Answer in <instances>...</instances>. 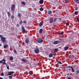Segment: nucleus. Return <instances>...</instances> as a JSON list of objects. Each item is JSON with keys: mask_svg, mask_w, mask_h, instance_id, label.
I'll return each mask as SVG.
<instances>
[{"mask_svg": "<svg viewBox=\"0 0 79 79\" xmlns=\"http://www.w3.org/2000/svg\"><path fill=\"white\" fill-rule=\"evenodd\" d=\"M37 42L38 43H39V44H42L44 42V40L38 38L37 40Z\"/></svg>", "mask_w": 79, "mask_h": 79, "instance_id": "obj_1", "label": "nucleus"}, {"mask_svg": "<svg viewBox=\"0 0 79 79\" xmlns=\"http://www.w3.org/2000/svg\"><path fill=\"white\" fill-rule=\"evenodd\" d=\"M35 53H39L40 52V50L38 48H35L34 50Z\"/></svg>", "mask_w": 79, "mask_h": 79, "instance_id": "obj_2", "label": "nucleus"}, {"mask_svg": "<svg viewBox=\"0 0 79 79\" xmlns=\"http://www.w3.org/2000/svg\"><path fill=\"white\" fill-rule=\"evenodd\" d=\"M5 39H6V38L4 37H1V40L3 43H5V42H6Z\"/></svg>", "mask_w": 79, "mask_h": 79, "instance_id": "obj_3", "label": "nucleus"}, {"mask_svg": "<svg viewBox=\"0 0 79 79\" xmlns=\"http://www.w3.org/2000/svg\"><path fill=\"white\" fill-rule=\"evenodd\" d=\"M2 61V64H6L5 61H6V60L5 59H3L2 60H1Z\"/></svg>", "mask_w": 79, "mask_h": 79, "instance_id": "obj_4", "label": "nucleus"}, {"mask_svg": "<svg viewBox=\"0 0 79 79\" xmlns=\"http://www.w3.org/2000/svg\"><path fill=\"white\" fill-rule=\"evenodd\" d=\"M15 72L13 71H10L8 73V74H7V76H10V75H11L12 74H13Z\"/></svg>", "mask_w": 79, "mask_h": 79, "instance_id": "obj_5", "label": "nucleus"}, {"mask_svg": "<svg viewBox=\"0 0 79 79\" xmlns=\"http://www.w3.org/2000/svg\"><path fill=\"white\" fill-rule=\"evenodd\" d=\"M15 9V4H12L11 6V11H13Z\"/></svg>", "mask_w": 79, "mask_h": 79, "instance_id": "obj_6", "label": "nucleus"}, {"mask_svg": "<svg viewBox=\"0 0 79 79\" xmlns=\"http://www.w3.org/2000/svg\"><path fill=\"white\" fill-rule=\"evenodd\" d=\"M59 41L58 40H57V41H55L53 43V44L54 45H56V44H59Z\"/></svg>", "mask_w": 79, "mask_h": 79, "instance_id": "obj_7", "label": "nucleus"}, {"mask_svg": "<svg viewBox=\"0 0 79 79\" xmlns=\"http://www.w3.org/2000/svg\"><path fill=\"white\" fill-rule=\"evenodd\" d=\"M25 41L26 44H28V43L29 42V40H28L27 38H26L25 40Z\"/></svg>", "mask_w": 79, "mask_h": 79, "instance_id": "obj_8", "label": "nucleus"}, {"mask_svg": "<svg viewBox=\"0 0 79 79\" xmlns=\"http://www.w3.org/2000/svg\"><path fill=\"white\" fill-rule=\"evenodd\" d=\"M50 20L49 21V22L50 23H53V19L52 18H50Z\"/></svg>", "mask_w": 79, "mask_h": 79, "instance_id": "obj_9", "label": "nucleus"}, {"mask_svg": "<svg viewBox=\"0 0 79 79\" xmlns=\"http://www.w3.org/2000/svg\"><path fill=\"white\" fill-rule=\"evenodd\" d=\"M7 13L8 15V16L9 17V18H10V15H11V13L9 11H7Z\"/></svg>", "mask_w": 79, "mask_h": 79, "instance_id": "obj_10", "label": "nucleus"}, {"mask_svg": "<svg viewBox=\"0 0 79 79\" xmlns=\"http://www.w3.org/2000/svg\"><path fill=\"white\" fill-rule=\"evenodd\" d=\"M21 28H22V30L23 31H25V28H24V27L23 26H22L21 27Z\"/></svg>", "mask_w": 79, "mask_h": 79, "instance_id": "obj_11", "label": "nucleus"}, {"mask_svg": "<svg viewBox=\"0 0 79 79\" xmlns=\"http://www.w3.org/2000/svg\"><path fill=\"white\" fill-rule=\"evenodd\" d=\"M39 3L40 4H43L44 1H43V0H40L39 1Z\"/></svg>", "mask_w": 79, "mask_h": 79, "instance_id": "obj_12", "label": "nucleus"}, {"mask_svg": "<svg viewBox=\"0 0 79 79\" xmlns=\"http://www.w3.org/2000/svg\"><path fill=\"white\" fill-rule=\"evenodd\" d=\"M8 45L7 44L6 45H4V48L5 49H6V48H7V47H8Z\"/></svg>", "mask_w": 79, "mask_h": 79, "instance_id": "obj_13", "label": "nucleus"}, {"mask_svg": "<svg viewBox=\"0 0 79 79\" xmlns=\"http://www.w3.org/2000/svg\"><path fill=\"white\" fill-rule=\"evenodd\" d=\"M53 54L52 53H50L49 55V57H50V58H51V57H52V56H53Z\"/></svg>", "mask_w": 79, "mask_h": 79, "instance_id": "obj_14", "label": "nucleus"}, {"mask_svg": "<svg viewBox=\"0 0 79 79\" xmlns=\"http://www.w3.org/2000/svg\"><path fill=\"white\" fill-rule=\"evenodd\" d=\"M42 25H43V22H41L40 23L39 26L40 27H42Z\"/></svg>", "mask_w": 79, "mask_h": 79, "instance_id": "obj_15", "label": "nucleus"}, {"mask_svg": "<svg viewBox=\"0 0 79 79\" xmlns=\"http://www.w3.org/2000/svg\"><path fill=\"white\" fill-rule=\"evenodd\" d=\"M65 50H68V49H69V47L67 46V47H65L64 48Z\"/></svg>", "mask_w": 79, "mask_h": 79, "instance_id": "obj_16", "label": "nucleus"}, {"mask_svg": "<svg viewBox=\"0 0 79 79\" xmlns=\"http://www.w3.org/2000/svg\"><path fill=\"white\" fill-rule=\"evenodd\" d=\"M42 31H43V29H40V34H42Z\"/></svg>", "mask_w": 79, "mask_h": 79, "instance_id": "obj_17", "label": "nucleus"}, {"mask_svg": "<svg viewBox=\"0 0 79 79\" xmlns=\"http://www.w3.org/2000/svg\"><path fill=\"white\" fill-rule=\"evenodd\" d=\"M22 61H23V62H27V60H26L24 59H22Z\"/></svg>", "mask_w": 79, "mask_h": 79, "instance_id": "obj_18", "label": "nucleus"}, {"mask_svg": "<svg viewBox=\"0 0 79 79\" xmlns=\"http://www.w3.org/2000/svg\"><path fill=\"white\" fill-rule=\"evenodd\" d=\"M48 13L49 15H51V14L52 13V11L51 10H49L48 11Z\"/></svg>", "mask_w": 79, "mask_h": 79, "instance_id": "obj_19", "label": "nucleus"}, {"mask_svg": "<svg viewBox=\"0 0 79 79\" xmlns=\"http://www.w3.org/2000/svg\"><path fill=\"white\" fill-rule=\"evenodd\" d=\"M29 74H30V75H32V74H33V72H32L31 71H30L29 72Z\"/></svg>", "mask_w": 79, "mask_h": 79, "instance_id": "obj_20", "label": "nucleus"}, {"mask_svg": "<svg viewBox=\"0 0 79 79\" xmlns=\"http://www.w3.org/2000/svg\"><path fill=\"white\" fill-rule=\"evenodd\" d=\"M13 51L14 52V53H15V54H16V53H17V51H16V50H13Z\"/></svg>", "mask_w": 79, "mask_h": 79, "instance_id": "obj_21", "label": "nucleus"}, {"mask_svg": "<svg viewBox=\"0 0 79 79\" xmlns=\"http://www.w3.org/2000/svg\"><path fill=\"white\" fill-rule=\"evenodd\" d=\"M54 51L56 52H57L58 51V48H56L54 49Z\"/></svg>", "mask_w": 79, "mask_h": 79, "instance_id": "obj_22", "label": "nucleus"}, {"mask_svg": "<svg viewBox=\"0 0 79 79\" xmlns=\"http://www.w3.org/2000/svg\"><path fill=\"white\" fill-rule=\"evenodd\" d=\"M10 60L11 61V60H13V57L12 56H11L10 57Z\"/></svg>", "mask_w": 79, "mask_h": 79, "instance_id": "obj_23", "label": "nucleus"}, {"mask_svg": "<svg viewBox=\"0 0 79 79\" xmlns=\"http://www.w3.org/2000/svg\"><path fill=\"white\" fill-rule=\"evenodd\" d=\"M71 69L72 72H73V73H74V69L73 67H72Z\"/></svg>", "mask_w": 79, "mask_h": 79, "instance_id": "obj_24", "label": "nucleus"}, {"mask_svg": "<svg viewBox=\"0 0 79 79\" xmlns=\"http://www.w3.org/2000/svg\"><path fill=\"white\" fill-rule=\"evenodd\" d=\"M75 2H76V3H79V1H78V0H74Z\"/></svg>", "mask_w": 79, "mask_h": 79, "instance_id": "obj_25", "label": "nucleus"}, {"mask_svg": "<svg viewBox=\"0 0 79 79\" xmlns=\"http://www.w3.org/2000/svg\"><path fill=\"white\" fill-rule=\"evenodd\" d=\"M21 3L22 5H26V3H25V2H22Z\"/></svg>", "mask_w": 79, "mask_h": 79, "instance_id": "obj_26", "label": "nucleus"}, {"mask_svg": "<svg viewBox=\"0 0 79 79\" xmlns=\"http://www.w3.org/2000/svg\"><path fill=\"white\" fill-rule=\"evenodd\" d=\"M6 66L7 67V69H8V70H9V69H10V68H9V66H8V65H7V64H6Z\"/></svg>", "mask_w": 79, "mask_h": 79, "instance_id": "obj_27", "label": "nucleus"}, {"mask_svg": "<svg viewBox=\"0 0 79 79\" xmlns=\"http://www.w3.org/2000/svg\"><path fill=\"white\" fill-rule=\"evenodd\" d=\"M74 14L75 15H78V12H77V11H75L74 13Z\"/></svg>", "mask_w": 79, "mask_h": 79, "instance_id": "obj_28", "label": "nucleus"}, {"mask_svg": "<svg viewBox=\"0 0 79 79\" xmlns=\"http://www.w3.org/2000/svg\"><path fill=\"white\" fill-rule=\"evenodd\" d=\"M40 11H42L44 10V9L43 8H41L40 9Z\"/></svg>", "mask_w": 79, "mask_h": 79, "instance_id": "obj_29", "label": "nucleus"}, {"mask_svg": "<svg viewBox=\"0 0 79 79\" xmlns=\"http://www.w3.org/2000/svg\"><path fill=\"white\" fill-rule=\"evenodd\" d=\"M18 16L19 17H21V14L19 13L18 15Z\"/></svg>", "mask_w": 79, "mask_h": 79, "instance_id": "obj_30", "label": "nucleus"}, {"mask_svg": "<svg viewBox=\"0 0 79 79\" xmlns=\"http://www.w3.org/2000/svg\"><path fill=\"white\" fill-rule=\"evenodd\" d=\"M11 19H14V18H15V16H11Z\"/></svg>", "mask_w": 79, "mask_h": 79, "instance_id": "obj_31", "label": "nucleus"}, {"mask_svg": "<svg viewBox=\"0 0 79 79\" xmlns=\"http://www.w3.org/2000/svg\"><path fill=\"white\" fill-rule=\"evenodd\" d=\"M64 33V32H63V31L59 32V34H63Z\"/></svg>", "mask_w": 79, "mask_h": 79, "instance_id": "obj_32", "label": "nucleus"}, {"mask_svg": "<svg viewBox=\"0 0 79 79\" xmlns=\"http://www.w3.org/2000/svg\"><path fill=\"white\" fill-rule=\"evenodd\" d=\"M23 23H24V24H26V23H27V22L26 20H24Z\"/></svg>", "mask_w": 79, "mask_h": 79, "instance_id": "obj_33", "label": "nucleus"}, {"mask_svg": "<svg viewBox=\"0 0 79 79\" xmlns=\"http://www.w3.org/2000/svg\"><path fill=\"white\" fill-rule=\"evenodd\" d=\"M20 24H23V22H22V21H21L19 22Z\"/></svg>", "mask_w": 79, "mask_h": 79, "instance_id": "obj_34", "label": "nucleus"}, {"mask_svg": "<svg viewBox=\"0 0 79 79\" xmlns=\"http://www.w3.org/2000/svg\"><path fill=\"white\" fill-rule=\"evenodd\" d=\"M57 63H59L60 64H62V63H61V61H58L57 62Z\"/></svg>", "mask_w": 79, "mask_h": 79, "instance_id": "obj_35", "label": "nucleus"}, {"mask_svg": "<svg viewBox=\"0 0 79 79\" xmlns=\"http://www.w3.org/2000/svg\"><path fill=\"white\" fill-rule=\"evenodd\" d=\"M67 68H71V69L73 68V67L71 66H69L67 67Z\"/></svg>", "mask_w": 79, "mask_h": 79, "instance_id": "obj_36", "label": "nucleus"}, {"mask_svg": "<svg viewBox=\"0 0 79 79\" xmlns=\"http://www.w3.org/2000/svg\"><path fill=\"white\" fill-rule=\"evenodd\" d=\"M9 78H10V79L13 78V77H11V76H9Z\"/></svg>", "mask_w": 79, "mask_h": 79, "instance_id": "obj_37", "label": "nucleus"}, {"mask_svg": "<svg viewBox=\"0 0 79 79\" xmlns=\"http://www.w3.org/2000/svg\"><path fill=\"white\" fill-rule=\"evenodd\" d=\"M66 25L67 26H69V24L68 23H66Z\"/></svg>", "mask_w": 79, "mask_h": 79, "instance_id": "obj_38", "label": "nucleus"}, {"mask_svg": "<svg viewBox=\"0 0 79 79\" xmlns=\"http://www.w3.org/2000/svg\"><path fill=\"white\" fill-rule=\"evenodd\" d=\"M56 19H55L54 20L53 22H56Z\"/></svg>", "mask_w": 79, "mask_h": 79, "instance_id": "obj_39", "label": "nucleus"}, {"mask_svg": "<svg viewBox=\"0 0 79 79\" xmlns=\"http://www.w3.org/2000/svg\"><path fill=\"white\" fill-rule=\"evenodd\" d=\"M52 2H53V3H55V0H52Z\"/></svg>", "mask_w": 79, "mask_h": 79, "instance_id": "obj_40", "label": "nucleus"}, {"mask_svg": "<svg viewBox=\"0 0 79 79\" xmlns=\"http://www.w3.org/2000/svg\"><path fill=\"white\" fill-rule=\"evenodd\" d=\"M77 20L78 21H79V18H77Z\"/></svg>", "mask_w": 79, "mask_h": 79, "instance_id": "obj_41", "label": "nucleus"}, {"mask_svg": "<svg viewBox=\"0 0 79 79\" xmlns=\"http://www.w3.org/2000/svg\"><path fill=\"white\" fill-rule=\"evenodd\" d=\"M53 55H54V56H56V54L55 53H54L53 54Z\"/></svg>", "mask_w": 79, "mask_h": 79, "instance_id": "obj_42", "label": "nucleus"}, {"mask_svg": "<svg viewBox=\"0 0 79 79\" xmlns=\"http://www.w3.org/2000/svg\"><path fill=\"white\" fill-rule=\"evenodd\" d=\"M1 75L2 76H4V74L3 73H1Z\"/></svg>", "mask_w": 79, "mask_h": 79, "instance_id": "obj_43", "label": "nucleus"}, {"mask_svg": "<svg viewBox=\"0 0 79 79\" xmlns=\"http://www.w3.org/2000/svg\"><path fill=\"white\" fill-rule=\"evenodd\" d=\"M59 40H60V41H61V40H62V39L61 38H60L59 39Z\"/></svg>", "mask_w": 79, "mask_h": 79, "instance_id": "obj_44", "label": "nucleus"}, {"mask_svg": "<svg viewBox=\"0 0 79 79\" xmlns=\"http://www.w3.org/2000/svg\"><path fill=\"white\" fill-rule=\"evenodd\" d=\"M77 73H79V70H77L76 71Z\"/></svg>", "mask_w": 79, "mask_h": 79, "instance_id": "obj_45", "label": "nucleus"}, {"mask_svg": "<svg viewBox=\"0 0 79 79\" xmlns=\"http://www.w3.org/2000/svg\"><path fill=\"white\" fill-rule=\"evenodd\" d=\"M68 79H71V78L70 77H68Z\"/></svg>", "mask_w": 79, "mask_h": 79, "instance_id": "obj_46", "label": "nucleus"}, {"mask_svg": "<svg viewBox=\"0 0 79 79\" xmlns=\"http://www.w3.org/2000/svg\"><path fill=\"white\" fill-rule=\"evenodd\" d=\"M2 37H3V35H0V37L2 38Z\"/></svg>", "mask_w": 79, "mask_h": 79, "instance_id": "obj_47", "label": "nucleus"}, {"mask_svg": "<svg viewBox=\"0 0 79 79\" xmlns=\"http://www.w3.org/2000/svg\"><path fill=\"white\" fill-rule=\"evenodd\" d=\"M16 26L17 27H18V26H19V24H17L16 25Z\"/></svg>", "mask_w": 79, "mask_h": 79, "instance_id": "obj_48", "label": "nucleus"}, {"mask_svg": "<svg viewBox=\"0 0 79 79\" xmlns=\"http://www.w3.org/2000/svg\"><path fill=\"white\" fill-rule=\"evenodd\" d=\"M71 58V55L69 56V58Z\"/></svg>", "mask_w": 79, "mask_h": 79, "instance_id": "obj_49", "label": "nucleus"}, {"mask_svg": "<svg viewBox=\"0 0 79 79\" xmlns=\"http://www.w3.org/2000/svg\"><path fill=\"white\" fill-rule=\"evenodd\" d=\"M0 63H2V60L0 61Z\"/></svg>", "mask_w": 79, "mask_h": 79, "instance_id": "obj_50", "label": "nucleus"}, {"mask_svg": "<svg viewBox=\"0 0 79 79\" xmlns=\"http://www.w3.org/2000/svg\"><path fill=\"white\" fill-rule=\"evenodd\" d=\"M0 79H3V78H2V77H0Z\"/></svg>", "mask_w": 79, "mask_h": 79, "instance_id": "obj_51", "label": "nucleus"}, {"mask_svg": "<svg viewBox=\"0 0 79 79\" xmlns=\"http://www.w3.org/2000/svg\"><path fill=\"white\" fill-rule=\"evenodd\" d=\"M68 0H64V1H65V2H67V1H68Z\"/></svg>", "mask_w": 79, "mask_h": 79, "instance_id": "obj_52", "label": "nucleus"}, {"mask_svg": "<svg viewBox=\"0 0 79 79\" xmlns=\"http://www.w3.org/2000/svg\"><path fill=\"white\" fill-rule=\"evenodd\" d=\"M67 68V67H63V69H64L65 68Z\"/></svg>", "mask_w": 79, "mask_h": 79, "instance_id": "obj_53", "label": "nucleus"}, {"mask_svg": "<svg viewBox=\"0 0 79 79\" xmlns=\"http://www.w3.org/2000/svg\"><path fill=\"white\" fill-rule=\"evenodd\" d=\"M75 10H78V9L77 8H76V9H75Z\"/></svg>", "mask_w": 79, "mask_h": 79, "instance_id": "obj_54", "label": "nucleus"}, {"mask_svg": "<svg viewBox=\"0 0 79 79\" xmlns=\"http://www.w3.org/2000/svg\"><path fill=\"white\" fill-rule=\"evenodd\" d=\"M61 68V69H63V67H60Z\"/></svg>", "mask_w": 79, "mask_h": 79, "instance_id": "obj_55", "label": "nucleus"}, {"mask_svg": "<svg viewBox=\"0 0 79 79\" xmlns=\"http://www.w3.org/2000/svg\"><path fill=\"white\" fill-rule=\"evenodd\" d=\"M56 68H58V67L57 66V65H56Z\"/></svg>", "mask_w": 79, "mask_h": 79, "instance_id": "obj_56", "label": "nucleus"}, {"mask_svg": "<svg viewBox=\"0 0 79 79\" xmlns=\"http://www.w3.org/2000/svg\"><path fill=\"white\" fill-rule=\"evenodd\" d=\"M2 46V44H0V46Z\"/></svg>", "mask_w": 79, "mask_h": 79, "instance_id": "obj_57", "label": "nucleus"}, {"mask_svg": "<svg viewBox=\"0 0 79 79\" xmlns=\"http://www.w3.org/2000/svg\"><path fill=\"white\" fill-rule=\"evenodd\" d=\"M19 46L21 47V45H19Z\"/></svg>", "mask_w": 79, "mask_h": 79, "instance_id": "obj_58", "label": "nucleus"}, {"mask_svg": "<svg viewBox=\"0 0 79 79\" xmlns=\"http://www.w3.org/2000/svg\"><path fill=\"white\" fill-rule=\"evenodd\" d=\"M58 64H56V65H58Z\"/></svg>", "mask_w": 79, "mask_h": 79, "instance_id": "obj_59", "label": "nucleus"}]
</instances>
